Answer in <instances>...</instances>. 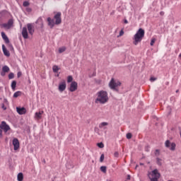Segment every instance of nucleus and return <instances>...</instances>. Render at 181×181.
Wrapping results in <instances>:
<instances>
[{
    "label": "nucleus",
    "mask_w": 181,
    "mask_h": 181,
    "mask_svg": "<svg viewBox=\"0 0 181 181\" xmlns=\"http://www.w3.org/2000/svg\"><path fill=\"white\" fill-rule=\"evenodd\" d=\"M95 103L96 104H105V103H108V93L107 91L100 90L98 92Z\"/></svg>",
    "instance_id": "nucleus-1"
},
{
    "label": "nucleus",
    "mask_w": 181,
    "mask_h": 181,
    "mask_svg": "<svg viewBox=\"0 0 181 181\" xmlns=\"http://www.w3.org/2000/svg\"><path fill=\"white\" fill-rule=\"evenodd\" d=\"M144 36H145V30L142 28H139L136 32V33L134 35L133 45L136 46L138 43H141Z\"/></svg>",
    "instance_id": "nucleus-2"
},
{
    "label": "nucleus",
    "mask_w": 181,
    "mask_h": 181,
    "mask_svg": "<svg viewBox=\"0 0 181 181\" xmlns=\"http://www.w3.org/2000/svg\"><path fill=\"white\" fill-rule=\"evenodd\" d=\"M148 177L151 181H159L160 173H159L158 169H155L148 173Z\"/></svg>",
    "instance_id": "nucleus-3"
},
{
    "label": "nucleus",
    "mask_w": 181,
    "mask_h": 181,
    "mask_svg": "<svg viewBox=\"0 0 181 181\" xmlns=\"http://www.w3.org/2000/svg\"><path fill=\"white\" fill-rule=\"evenodd\" d=\"M119 86H121V82H119V81H115L114 80V78H112L110 82L109 83L110 88L114 91H118L117 87H119Z\"/></svg>",
    "instance_id": "nucleus-4"
},
{
    "label": "nucleus",
    "mask_w": 181,
    "mask_h": 181,
    "mask_svg": "<svg viewBox=\"0 0 181 181\" xmlns=\"http://www.w3.org/2000/svg\"><path fill=\"white\" fill-rule=\"evenodd\" d=\"M165 147L169 148L170 151H175L176 149V144L170 143V141L167 140L165 143Z\"/></svg>",
    "instance_id": "nucleus-5"
},
{
    "label": "nucleus",
    "mask_w": 181,
    "mask_h": 181,
    "mask_svg": "<svg viewBox=\"0 0 181 181\" xmlns=\"http://www.w3.org/2000/svg\"><path fill=\"white\" fill-rule=\"evenodd\" d=\"M55 25H60L62 23V13L58 12L54 16Z\"/></svg>",
    "instance_id": "nucleus-6"
},
{
    "label": "nucleus",
    "mask_w": 181,
    "mask_h": 181,
    "mask_svg": "<svg viewBox=\"0 0 181 181\" xmlns=\"http://www.w3.org/2000/svg\"><path fill=\"white\" fill-rule=\"evenodd\" d=\"M77 87H78L77 82L72 81L69 86V91H71V93H74V91L77 90Z\"/></svg>",
    "instance_id": "nucleus-7"
},
{
    "label": "nucleus",
    "mask_w": 181,
    "mask_h": 181,
    "mask_svg": "<svg viewBox=\"0 0 181 181\" xmlns=\"http://www.w3.org/2000/svg\"><path fill=\"white\" fill-rule=\"evenodd\" d=\"M0 129H4V132H8L9 129H11V127H9V125L6 124V122H2L0 124Z\"/></svg>",
    "instance_id": "nucleus-8"
},
{
    "label": "nucleus",
    "mask_w": 181,
    "mask_h": 181,
    "mask_svg": "<svg viewBox=\"0 0 181 181\" xmlns=\"http://www.w3.org/2000/svg\"><path fill=\"white\" fill-rule=\"evenodd\" d=\"M27 28L28 30V33L30 35H33V33H35V25H33V24L32 23H28L27 24Z\"/></svg>",
    "instance_id": "nucleus-9"
},
{
    "label": "nucleus",
    "mask_w": 181,
    "mask_h": 181,
    "mask_svg": "<svg viewBox=\"0 0 181 181\" xmlns=\"http://www.w3.org/2000/svg\"><path fill=\"white\" fill-rule=\"evenodd\" d=\"M12 25H13V20L10 19L7 23H4L2 26L6 29H11V28H12Z\"/></svg>",
    "instance_id": "nucleus-10"
},
{
    "label": "nucleus",
    "mask_w": 181,
    "mask_h": 181,
    "mask_svg": "<svg viewBox=\"0 0 181 181\" xmlns=\"http://www.w3.org/2000/svg\"><path fill=\"white\" fill-rule=\"evenodd\" d=\"M66 81H62V82L59 83V90L61 91V93H62V91H64V90H66Z\"/></svg>",
    "instance_id": "nucleus-11"
},
{
    "label": "nucleus",
    "mask_w": 181,
    "mask_h": 181,
    "mask_svg": "<svg viewBox=\"0 0 181 181\" xmlns=\"http://www.w3.org/2000/svg\"><path fill=\"white\" fill-rule=\"evenodd\" d=\"M47 21L48 22V26L50 27L51 29H53L54 25H56V23H54V20L49 17L47 18Z\"/></svg>",
    "instance_id": "nucleus-12"
},
{
    "label": "nucleus",
    "mask_w": 181,
    "mask_h": 181,
    "mask_svg": "<svg viewBox=\"0 0 181 181\" xmlns=\"http://www.w3.org/2000/svg\"><path fill=\"white\" fill-rule=\"evenodd\" d=\"M13 145L14 146V151H18L19 149V140L18 139H13Z\"/></svg>",
    "instance_id": "nucleus-13"
},
{
    "label": "nucleus",
    "mask_w": 181,
    "mask_h": 181,
    "mask_svg": "<svg viewBox=\"0 0 181 181\" xmlns=\"http://www.w3.org/2000/svg\"><path fill=\"white\" fill-rule=\"evenodd\" d=\"M16 111L20 115H23V114H26V108L25 107H16Z\"/></svg>",
    "instance_id": "nucleus-14"
},
{
    "label": "nucleus",
    "mask_w": 181,
    "mask_h": 181,
    "mask_svg": "<svg viewBox=\"0 0 181 181\" xmlns=\"http://www.w3.org/2000/svg\"><path fill=\"white\" fill-rule=\"evenodd\" d=\"M22 36L25 39H28V37H29V35L28 34V28L26 27L23 28Z\"/></svg>",
    "instance_id": "nucleus-15"
},
{
    "label": "nucleus",
    "mask_w": 181,
    "mask_h": 181,
    "mask_svg": "<svg viewBox=\"0 0 181 181\" xmlns=\"http://www.w3.org/2000/svg\"><path fill=\"white\" fill-rule=\"evenodd\" d=\"M2 50L4 56H7V57H9L11 56V54L9 53V51L6 49V47H5L4 45H2Z\"/></svg>",
    "instance_id": "nucleus-16"
},
{
    "label": "nucleus",
    "mask_w": 181,
    "mask_h": 181,
    "mask_svg": "<svg viewBox=\"0 0 181 181\" xmlns=\"http://www.w3.org/2000/svg\"><path fill=\"white\" fill-rule=\"evenodd\" d=\"M1 37L5 41V43H6L7 45L9 44V38H8V36H6V34H5V33H1Z\"/></svg>",
    "instance_id": "nucleus-17"
},
{
    "label": "nucleus",
    "mask_w": 181,
    "mask_h": 181,
    "mask_svg": "<svg viewBox=\"0 0 181 181\" xmlns=\"http://www.w3.org/2000/svg\"><path fill=\"white\" fill-rule=\"evenodd\" d=\"M43 111H40L39 112H35V119H40L42 118V115L43 114Z\"/></svg>",
    "instance_id": "nucleus-18"
},
{
    "label": "nucleus",
    "mask_w": 181,
    "mask_h": 181,
    "mask_svg": "<svg viewBox=\"0 0 181 181\" xmlns=\"http://www.w3.org/2000/svg\"><path fill=\"white\" fill-rule=\"evenodd\" d=\"M107 126H108V122H102V123H100V124H99V128H100V129H103H103H106L105 127H107Z\"/></svg>",
    "instance_id": "nucleus-19"
},
{
    "label": "nucleus",
    "mask_w": 181,
    "mask_h": 181,
    "mask_svg": "<svg viewBox=\"0 0 181 181\" xmlns=\"http://www.w3.org/2000/svg\"><path fill=\"white\" fill-rule=\"evenodd\" d=\"M39 22H40V23L39 24L41 29H43V19H42V17H40L37 21L36 23H39Z\"/></svg>",
    "instance_id": "nucleus-20"
},
{
    "label": "nucleus",
    "mask_w": 181,
    "mask_h": 181,
    "mask_svg": "<svg viewBox=\"0 0 181 181\" xmlns=\"http://www.w3.org/2000/svg\"><path fill=\"white\" fill-rule=\"evenodd\" d=\"M59 70H60V68L57 65H54L52 66V71L54 73H59Z\"/></svg>",
    "instance_id": "nucleus-21"
},
{
    "label": "nucleus",
    "mask_w": 181,
    "mask_h": 181,
    "mask_svg": "<svg viewBox=\"0 0 181 181\" xmlns=\"http://www.w3.org/2000/svg\"><path fill=\"white\" fill-rule=\"evenodd\" d=\"M17 179L18 181H23V173H20L17 175Z\"/></svg>",
    "instance_id": "nucleus-22"
},
{
    "label": "nucleus",
    "mask_w": 181,
    "mask_h": 181,
    "mask_svg": "<svg viewBox=\"0 0 181 181\" xmlns=\"http://www.w3.org/2000/svg\"><path fill=\"white\" fill-rule=\"evenodd\" d=\"M11 88L13 91H15L16 90V81H13L11 83Z\"/></svg>",
    "instance_id": "nucleus-23"
},
{
    "label": "nucleus",
    "mask_w": 181,
    "mask_h": 181,
    "mask_svg": "<svg viewBox=\"0 0 181 181\" xmlns=\"http://www.w3.org/2000/svg\"><path fill=\"white\" fill-rule=\"evenodd\" d=\"M22 95V92L21 91H17L13 94V98H18V97H21Z\"/></svg>",
    "instance_id": "nucleus-24"
},
{
    "label": "nucleus",
    "mask_w": 181,
    "mask_h": 181,
    "mask_svg": "<svg viewBox=\"0 0 181 181\" xmlns=\"http://www.w3.org/2000/svg\"><path fill=\"white\" fill-rule=\"evenodd\" d=\"M2 71H4V73H8L9 71V68L8 67V66H3Z\"/></svg>",
    "instance_id": "nucleus-25"
},
{
    "label": "nucleus",
    "mask_w": 181,
    "mask_h": 181,
    "mask_svg": "<svg viewBox=\"0 0 181 181\" xmlns=\"http://www.w3.org/2000/svg\"><path fill=\"white\" fill-rule=\"evenodd\" d=\"M156 163H157V165H158V166H162V159L161 158H157Z\"/></svg>",
    "instance_id": "nucleus-26"
},
{
    "label": "nucleus",
    "mask_w": 181,
    "mask_h": 181,
    "mask_svg": "<svg viewBox=\"0 0 181 181\" xmlns=\"http://www.w3.org/2000/svg\"><path fill=\"white\" fill-rule=\"evenodd\" d=\"M100 170L103 173H107V167L106 166H101L100 167Z\"/></svg>",
    "instance_id": "nucleus-27"
},
{
    "label": "nucleus",
    "mask_w": 181,
    "mask_h": 181,
    "mask_svg": "<svg viewBox=\"0 0 181 181\" xmlns=\"http://www.w3.org/2000/svg\"><path fill=\"white\" fill-rule=\"evenodd\" d=\"M64 52H66V47H62L59 49V53H64Z\"/></svg>",
    "instance_id": "nucleus-28"
},
{
    "label": "nucleus",
    "mask_w": 181,
    "mask_h": 181,
    "mask_svg": "<svg viewBox=\"0 0 181 181\" xmlns=\"http://www.w3.org/2000/svg\"><path fill=\"white\" fill-rule=\"evenodd\" d=\"M67 83H73V76H68Z\"/></svg>",
    "instance_id": "nucleus-29"
},
{
    "label": "nucleus",
    "mask_w": 181,
    "mask_h": 181,
    "mask_svg": "<svg viewBox=\"0 0 181 181\" xmlns=\"http://www.w3.org/2000/svg\"><path fill=\"white\" fill-rule=\"evenodd\" d=\"M155 42H156V38H152L150 43L151 46H153Z\"/></svg>",
    "instance_id": "nucleus-30"
},
{
    "label": "nucleus",
    "mask_w": 181,
    "mask_h": 181,
    "mask_svg": "<svg viewBox=\"0 0 181 181\" xmlns=\"http://www.w3.org/2000/svg\"><path fill=\"white\" fill-rule=\"evenodd\" d=\"M15 77V75L13 74V73H10L8 74V78L9 80H12V78H13Z\"/></svg>",
    "instance_id": "nucleus-31"
},
{
    "label": "nucleus",
    "mask_w": 181,
    "mask_h": 181,
    "mask_svg": "<svg viewBox=\"0 0 181 181\" xmlns=\"http://www.w3.org/2000/svg\"><path fill=\"white\" fill-rule=\"evenodd\" d=\"M126 136L127 139H131V138H132V134L127 133Z\"/></svg>",
    "instance_id": "nucleus-32"
},
{
    "label": "nucleus",
    "mask_w": 181,
    "mask_h": 181,
    "mask_svg": "<svg viewBox=\"0 0 181 181\" xmlns=\"http://www.w3.org/2000/svg\"><path fill=\"white\" fill-rule=\"evenodd\" d=\"M154 153H155L156 156H159V155H160V151L157 149V150H156Z\"/></svg>",
    "instance_id": "nucleus-33"
},
{
    "label": "nucleus",
    "mask_w": 181,
    "mask_h": 181,
    "mask_svg": "<svg viewBox=\"0 0 181 181\" xmlns=\"http://www.w3.org/2000/svg\"><path fill=\"white\" fill-rule=\"evenodd\" d=\"M98 148H104V144H103L102 142L98 143Z\"/></svg>",
    "instance_id": "nucleus-34"
},
{
    "label": "nucleus",
    "mask_w": 181,
    "mask_h": 181,
    "mask_svg": "<svg viewBox=\"0 0 181 181\" xmlns=\"http://www.w3.org/2000/svg\"><path fill=\"white\" fill-rule=\"evenodd\" d=\"M104 158H105L104 154H102L100 156V162H104Z\"/></svg>",
    "instance_id": "nucleus-35"
},
{
    "label": "nucleus",
    "mask_w": 181,
    "mask_h": 181,
    "mask_svg": "<svg viewBox=\"0 0 181 181\" xmlns=\"http://www.w3.org/2000/svg\"><path fill=\"white\" fill-rule=\"evenodd\" d=\"M29 5H30V4H29L28 1H24L23 4V6H25V7H26V6H29Z\"/></svg>",
    "instance_id": "nucleus-36"
},
{
    "label": "nucleus",
    "mask_w": 181,
    "mask_h": 181,
    "mask_svg": "<svg viewBox=\"0 0 181 181\" xmlns=\"http://www.w3.org/2000/svg\"><path fill=\"white\" fill-rule=\"evenodd\" d=\"M123 35H124V30H121L118 37H119V36H122Z\"/></svg>",
    "instance_id": "nucleus-37"
},
{
    "label": "nucleus",
    "mask_w": 181,
    "mask_h": 181,
    "mask_svg": "<svg viewBox=\"0 0 181 181\" xmlns=\"http://www.w3.org/2000/svg\"><path fill=\"white\" fill-rule=\"evenodd\" d=\"M119 155V153H118V151H116V152H115V153H114L115 158H118Z\"/></svg>",
    "instance_id": "nucleus-38"
},
{
    "label": "nucleus",
    "mask_w": 181,
    "mask_h": 181,
    "mask_svg": "<svg viewBox=\"0 0 181 181\" xmlns=\"http://www.w3.org/2000/svg\"><path fill=\"white\" fill-rule=\"evenodd\" d=\"M21 76H22V72L19 71L17 74V77L19 78V77H21Z\"/></svg>",
    "instance_id": "nucleus-39"
},
{
    "label": "nucleus",
    "mask_w": 181,
    "mask_h": 181,
    "mask_svg": "<svg viewBox=\"0 0 181 181\" xmlns=\"http://www.w3.org/2000/svg\"><path fill=\"white\" fill-rule=\"evenodd\" d=\"M150 80H151V81H155L156 80V78H153V77H151V78H150Z\"/></svg>",
    "instance_id": "nucleus-40"
},
{
    "label": "nucleus",
    "mask_w": 181,
    "mask_h": 181,
    "mask_svg": "<svg viewBox=\"0 0 181 181\" xmlns=\"http://www.w3.org/2000/svg\"><path fill=\"white\" fill-rule=\"evenodd\" d=\"M1 107L3 108V110L5 111V110H6V107H5V105L2 104Z\"/></svg>",
    "instance_id": "nucleus-41"
},
{
    "label": "nucleus",
    "mask_w": 181,
    "mask_h": 181,
    "mask_svg": "<svg viewBox=\"0 0 181 181\" xmlns=\"http://www.w3.org/2000/svg\"><path fill=\"white\" fill-rule=\"evenodd\" d=\"M2 138V129H0V139Z\"/></svg>",
    "instance_id": "nucleus-42"
},
{
    "label": "nucleus",
    "mask_w": 181,
    "mask_h": 181,
    "mask_svg": "<svg viewBox=\"0 0 181 181\" xmlns=\"http://www.w3.org/2000/svg\"><path fill=\"white\" fill-rule=\"evenodd\" d=\"M127 180H131V175H128L127 177Z\"/></svg>",
    "instance_id": "nucleus-43"
},
{
    "label": "nucleus",
    "mask_w": 181,
    "mask_h": 181,
    "mask_svg": "<svg viewBox=\"0 0 181 181\" xmlns=\"http://www.w3.org/2000/svg\"><path fill=\"white\" fill-rule=\"evenodd\" d=\"M4 13H6V11H3V12L0 13V16H2V15H4Z\"/></svg>",
    "instance_id": "nucleus-44"
},
{
    "label": "nucleus",
    "mask_w": 181,
    "mask_h": 181,
    "mask_svg": "<svg viewBox=\"0 0 181 181\" xmlns=\"http://www.w3.org/2000/svg\"><path fill=\"white\" fill-rule=\"evenodd\" d=\"M160 15H161V16H163L165 15V13H164L163 11H161V12L160 13Z\"/></svg>",
    "instance_id": "nucleus-45"
},
{
    "label": "nucleus",
    "mask_w": 181,
    "mask_h": 181,
    "mask_svg": "<svg viewBox=\"0 0 181 181\" xmlns=\"http://www.w3.org/2000/svg\"><path fill=\"white\" fill-rule=\"evenodd\" d=\"M5 73H6V72H4V71L1 73V76H5Z\"/></svg>",
    "instance_id": "nucleus-46"
},
{
    "label": "nucleus",
    "mask_w": 181,
    "mask_h": 181,
    "mask_svg": "<svg viewBox=\"0 0 181 181\" xmlns=\"http://www.w3.org/2000/svg\"><path fill=\"white\" fill-rule=\"evenodd\" d=\"M124 23H128V21H127V19H125V20L124 21Z\"/></svg>",
    "instance_id": "nucleus-47"
},
{
    "label": "nucleus",
    "mask_w": 181,
    "mask_h": 181,
    "mask_svg": "<svg viewBox=\"0 0 181 181\" xmlns=\"http://www.w3.org/2000/svg\"><path fill=\"white\" fill-rule=\"evenodd\" d=\"M10 47H11V49H13V47H12L11 45H9Z\"/></svg>",
    "instance_id": "nucleus-48"
},
{
    "label": "nucleus",
    "mask_w": 181,
    "mask_h": 181,
    "mask_svg": "<svg viewBox=\"0 0 181 181\" xmlns=\"http://www.w3.org/2000/svg\"><path fill=\"white\" fill-rule=\"evenodd\" d=\"M141 166H144V163H140Z\"/></svg>",
    "instance_id": "nucleus-49"
},
{
    "label": "nucleus",
    "mask_w": 181,
    "mask_h": 181,
    "mask_svg": "<svg viewBox=\"0 0 181 181\" xmlns=\"http://www.w3.org/2000/svg\"><path fill=\"white\" fill-rule=\"evenodd\" d=\"M59 74H57V77H59Z\"/></svg>",
    "instance_id": "nucleus-50"
},
{
    "label": "nucleus",
    "mask_w": 181,
    "mask_h": 181,
    "mask_svg": "<svg viewBox=\"0 0 181 181\" xmlns=\"http://www.w3.org/2000/svg\"><path fill=\"white\" fill-rule=\"evenodd\" d=\"M93 76H95V72L93 73Z\"/></svg>",
    "instance_id": "nucleus-51"
},
{
    "label": "nucleus",
    "mask_w": 181,
    "mask_h": 181,
    "mask_svg": "<svg viewBox=\"0 0 181 181\" xmlns=\"http://www.w3.org/2000/svg\"><path fill=\"white\" fill-rule=\"evenodd\" d=\"M176 93H179V90H176Z\"/></svg>",
    "instance_id": "nucleus-52"
},
{
    "label": "nucleus",
    "mask_w": 181,
    "mask_h": 181,
    "mask_svg": "<svg viewBox=\"0 0 181 181\" xmlns=\"http://www.w3.org/2000/svg\"><path fill=\"white\" fill-rule=\"evenodd\" d=\"M179 57H181V54H179Z\"/></svg>",
    "instance_id": "nucleus-53"
},
{
    "label": "nucleus",
    "mask_w": 181,
    "mask_h": 181,
    "mask_svg": "<svg viewBox=\"0 0 181 181\" xmlns=\"http://www.w3.org/2000/svg\"><path fill=\"white\" fill-rule=\"evenodd\" d=\"M138 168V165H136V168H135V169H136Z\"/></svg>",
    "instance_id": "nucleus-54"
},
{
    "label": "nucleus",
    "mask_w": 181,
    "mask_h": 181,
    "mask_svg": "<svg viewBox=\"0 0 181 181\" xmlns=\"http://www.w3.org/2000/svg\"><path fill=\"white\" fill-rule=\"evenodd\" d=\"M44 163H46V160H44Z\"/></svg>",
    "instance_id": "nucleus-55"
},
{
    "label": "nucleus",
    "mask_w": 181,
    "mask_h": 181,
    "mask_svg": "<svg viewBox=\"0 0 181 181\" xmlns=\"http://www.w3.org/2000/svg\"><path fill=\"white\" fill-rule=\"evenodd\" d=\"M40 24V22L38 23V25Z\"/></svg>",
    "instance_id": "nucleus-56"
}]
</instances>
